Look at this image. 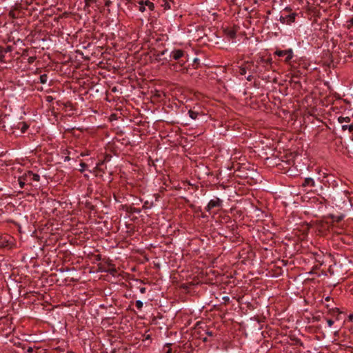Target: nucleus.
<instances>
[{
	"mask_svg": "<svg viewBox=\"0 0 353 353\" xmlns=\"http://www.w3.org/2000/svg\"><path fill=\"white\" fill-rule=\"evenodd\" d=\"M184 56L185 52L181 49H175L170 53V57L175 61H179Z\"/></svg>",
	"mask_w": 353,
	"mask_h": 353,
	"instance_id": "4",
	"label": "nucleus"
},
{
	"mask_svg": "<svg viewBox=\"0 0 353 353\" xmlns=\"http://www.w3.org/2000/svg\"><path fill=\"white\" fill-rule=\"evenodd\" d=\"M338 121L340 123H343V122H350V118L348 117H339L338 119Z\"/></svg>",
	"mask_w": 353,
	"mask_h": 353,
	"instance_id": "14",
	"label": "nucleus"
},
{
	"mask_svg": "<svg viewBox=\"0 0 353 353\" xmlns=\"http://www.w3.org/2000/svg\"><path fill=\"white\" fill-rule=\"evenodd\" d=\"M167 50H164L160 52H159L157 54V57H161V56H163L166 52H167Z\"/></svg>",
	"mask_w": 353,
	"mask_h": 353,
	"instance_id": "22",
	"label": "nucleus"
},
{
	"mask_svg": "<svg viewBox=\"0 0 353 353\" xmlns=\"http://www.w3.org/2000/svg\"><path fill=\"white\" fill-rule=\"evenodd\" d=\"M222 205V201L219 198H214L211 199L207 205L205 210L210 212L214 208H219Z\"/></svg>",
	"mask_w": 353,
	"mask_h": 353,
	"instance_id": "3",
	"label": "nucleus"
},
{
	"mask_svg": "<svg viewBox=\"0 0 353 353\" xmlns=\"http://www.w3.org/2000/svg\"><path fill=\"white\" fill-rule=\"evenodd\" d=\"M23 180L27 181V184L31 185L33 181H39L40 176L38 174L33 173L32 171H28L23 174Z\"/></svg>",
	"mask_w": 353,
	"mask_h": 353,
	"instance_id": "1",
	"label": "nucleus"
},
{
	"mask_svg": "<svg viewBox=\"0 0 353 353\" xmlns=\"http://www.w3.org/2000/svg\"><path fill=\"white\" fill-rule=\"evenodd\" d=\"M46 101L48 102H51L53 101V97L52 96H48L46 97Z\"/></svg>",
	"mask_w": 353,
	"mask_h": 353,
	"instance_id": "26",
	"label": "nucleus"
},
{
	"mask_svg": "<svg viewBox=\"0 0 353 353\" xmlns=\"http://www.w3.org/2000/svg\"><path fill=\"white\" fill-rule=\"evenodd\" d=\"M144 2V5L145 6H148V8L150 10H153L154 9V5L153 3H152L151 1L147 0V1H143Z\"/></svg>",
	"mask_w": 353,
	"mask_h": 353,
	"instance_id": "13",
	"label": "nucleus"
},
{
	"mask_svg": "<svg viewBox=\"0 0 353 353\" xmlns=\"http://www.w3.org/2000/svg\"><path fill=\"white\" fill-rule=\"evenodd\" d=\"M14 128L20 129L21 132L24 133L29 128V125L26 123L21 121L19 122Z\"/></svg>",
	"mask_w": 353,
	"mask_h": 353,
	"instance_id": "8",
	"label": "nucleus"
},
{
	"mask_svg": "<svg viewBox=\"0 0 353 353\" xmlns=\"http://www.w3.org/2000/svg\"><path fill=\"white\" fill-rule=\"evenodd\" d=\"M206 334L210 336H213V332L212 331H208L206 332Z\"/></svg>",
	"mask_w": 353,
	"mask_h": 353,
	"instance_id": "29",
	"label": "nucleus"
},
{
	"mask_svg": "<svg viewBox=\"0 0 353 353\" xmlns=\"http://www.w3.org/2000/svg\"><path fill=\"white\" fill-rule=\"evenodd\" d=\"M342 129L343 130H348L350 132H353V125H342Z\"/></svg>",
	"mask_w": 353,
	"mask_h": 353,
	"instance_id": "16",
	"label": "nucleus"
},
{
	"mask_svg": "<svg viewBox=\"0 0 353 353\" xmlns=\"http://www.w3.org/2000/svg\"><path fill=\"white\" fill-rule=\"evenodd\" d=\"M86 166H87V165H86L85 163L81 162V163H80L81 169H79V170H80L81 172H83V171H84V169H85V168Z\"/></svg>",
	"mask_w": 353,
	"mask_h": 353,
	"instance_id": "21",
	"label": "nucleus"
},
{
	"mask_svg": "<svg viewBox=\"0 0 353 353\" xmlns=\"http://www.w3.org/2000/svg\"><path fill=\"white\" fill-rule=\"evenodd\" d=\"M48 81V75L46 74H41L39 77V81L42 84H45Z\"/></svg>",
	"mask_w": 353,
	"mask_h": 353,
	"instance_id": "12",
	"label": "nucleus"
},
{
	"mask_svg": "<svg viewBox=\"0 0 353 353\" xmlns=\"http://www.w3.org/2000/svg\"><path fill=\"white\" fill-rule=\"evenodd\" d=\"M139 292L141 293V294H144L146 292V288H144V287H141L139 288Z\"/></svg>",
	"mask_w": 353,
	"mask_h": 353,
	"instance_id": "25",
	"label": "nucleus"
},
{
	"mask_svg": "<svg viewBox=\"0 0 353 353\" xmlns=\"http://www.w3.org/2000/svg\"><path fill=\"white\" fill-rule=\"evenodd\" d=\"M0 48L1 49V50L4 52V54H6V53L8 52H10L12 51V48L11 46H7L6 48H3V47H0Z\"/></svg>",
	"mask_w": 353,
	"mask_h": 353,
	"instance_id": "17",
	"label": "nucleus"
},
{
	"mask_svg": "<svg viewBox=\"0 0 353 353\" xmlns=\"http://www.w3.org/2000/svg\"><path fill=\"white\" fill-rule=\"evenodd\" d=\"M302 186L303 187H307V186L314 187L315 182L313 179H312L310 177H307L304 179V181L302 183Z\"/></svg>",
	"mask_w": 353,
	"mask_h": 353,
	"instance_id": "9",
	"label": "nucleus"
},
{
	"mask_svg": "<svg viewBox=\"0 0 353 353\" xmlns=\"http://www.w3.org/2000/svg\"><path fill=\"white\" fill-rule=\"evenodd\" d=\"M203 341H207V339L206 338H203Z\"/></svg>",
	"mask_w": 353,
	"mask_h": 353,
	"instance_id": "37",
	"label": "nucleus"
},
{
	"mask_svg": "<svg viewBox=\"0 0 353 353\" xmlns=\"http://www.w3.org/2000/svg\"><path fill=\"white\" fill-rule=\"evenodd\" d=\"M330 296H327V297L325 298V301H330Z\"/></svg>",
	"mask_w": 353,
	"mask_h": 353,
	"instance_id": "33",
	"label": "nucleus"
},
{
	"mask_svg": "<svg viewBox=\"0 0 353 353\" xmlns=\"http://www.w3.org/2000/svg\"><path fill=\"white\" fill-rule=\"evenodd\" d=\"M188 114L190 117L192 118V119H196L199 115V113L197 112L190 110L188 111Z\"/></svg>",
	"mask_w": 353,
	"mask_h": 353,
	"instance_id": "11",
	"label": "nucleus"
},
{
	"mask_svg": "<svg viewBox=\"0 0 353 353\" xmlns=\"http://www.w3.org/2000/svg\"><path fill=\"white\" fill-rule=\"evenodd\" d=\"M327 323L328 326L331 327L334 324V321L332 319H327Z\"/></svg>",
	"mask_w": 353,
	"mask_h": 353,
	"instance_id": "23",
	"label": "nucleus"
},
{
	"mask_svg": "<svg viewBox=\"0 0 353 353\" xmlns=\"http://www.w3.org/2000/svg\"><path fill=\"white\" fill-rule=\"evenodd\" d=\"M12 237L9 235H0V248H6L10 246Z\"/></svg>",
	"mask_w": 353,
	"mask_h": 353,
	"instance_id": "6",
	"label": "nucleus"
},
{
	"mask_svg": "<svg viewBox=\"0 0 353 353\" xmlns=\"http://www.w3.org/2000/svg\"><path fill=\"white\" fill-rule=\"evenodd\" d=\"M70 159V157H66L65 158V161H69Z\"/></svg>",
	"mask_w": 353,
	"mask_h": 353,
	"instance_id": "32",
	"label": "nucleus"
},
{
	"mask_svg": "<svg viewBox=\"0 0 353 353\" xmlns=\"http://www.w3.org/2000/svg\"><path fill=\"white\" fill-rule=\"evenodd\" d=\"M275 54L279 57H285V61L289 62L293 57V52L292 49L285 50H276Z\"/></svg>",
	"mask_w": 353,
	"mask_h": 353,
	"instance_id": "2",
	"label": "nucleus"
},
{
	"mask_svg": "<svg viewBox=\"0 0 353 353\" xmlns=\"http://www.w3.org/2000/svg\"><path fill=\"white\" fill-rule=\"evenodd\" d=\"M224 32H225V36L229 39H234L236 37V31L234 28H226L224 30Z\"/></svg>",
	"mask_w": 353,
	"mask_h": 353,
	"instance_id": "7",
	"label": "nucleus"
},
{
	"mask_svg": "<svg viewBox=\"0 0 353 353\" xmlns=\"http://www.w3.org/2000/svg\"><path fill=\"white\" fill-rule=\"evenodd\" d=\"M139 10L140 12H145V5H144V2H143V1H139Z\"/></svg>",
	"mask_w": 353,
	"mask_h": 353,
	"instance_id": "15",
	"label": "nucleus"
},
{
	"mask_svg": "<svg viewBox=\"0 0 353 353\" xmlns=\"http://www.w3.org/2000/svg\"><path fill=\"white\" fill-rule=\"evenodd\" d=\"M27 352L29 353H32L33 352V348L31 347H29L27 350Z\"/></svg>",
	"mask_w": 353,
	"mask_h": 353,
	"instance_id": "28",
	"label": "nucleus"
},
{
	"mask_svg": "<svg viewBox=\"0 0 353 353\" xmlns=\"http://www.w3.org/2000/svg\"><path fill=\"white\" fill-rule=\"evenodd\" d=\"M18 181H19V186L21 188H23L25 187L26 184H27V181L23 180V174L19 177Z\"/></svg>",
	"mask_w": 353,
	"mask_h": 353,
	"instance_id": "10",
	"label": "nucleus"
},
{
	"mask_svg": "<svg viewBox=\"0 0 353 353\" xmlns=\"http://www.w3.org/2000/svg\"><path fill=\"white\" fill-rule=\"evenodd\" d=\"M158 57H156V59H157V61L161 60V58H159V59H158Z\"/></svg>",
	"mask_w": 353,
	"mask_h": 353,
	"instance_id": "35",
	"label": "nucleus"
},
{
	"mask_svg": "<svg viewBox=\"0 0 353 353\" xmlns=\"http://www.w3.org/2000/svg\"><path fill=\"white\" fill-rule=\"evenodd\" d=\"M158 57H156V59H157V61L161 60V58H159V59H158Z\"/></svg>",
	"mask_w": 353,
	"mask_h": 353,
	"instance_id": "36",
	"label": "nucleus"
},
{
	"mask_svg": "<svg viewBox=\"0 0 353 353\" xmlns=\"http://www.w3.org/2000/svg\"><path fill=\"white\" fill-rule=\"evenodd\" d=\"M143 303L141 300H137L136 301V307H137V309L141 310V308L143 307Z\"/></svg>",
	"mask_w": 353,
	"mask_h": 353,
	"instance_id": "19",
	"label": "nucleus"
},
{
	"mask_svg": "<svg viewBox=\"0 0 353 353\" xmlns=\"http://www.w3.org/2000/svg\"><path fill=\"white\" fill-rule=\"evenodd\" d=\"M158 57H156V59H157V61L161 60V58H159V59H158Z\"/></svg>",
	"mask_w": 353,
	"mask_h": 353,
	"instance_id": "34",
	"label": "nucleus"
},
{
	"mask_svg": "<svg viewBox=\"0 0 353 353\" xmlns=\"http://www.w3.org/2000/svg\"><path fill=\"white\" fill-rule=\"evenodd\" d=\"M36 59V57H29L28 58V63L29 64H32Z\"/></svg>",
	"mask_w": 353,
	"mask_h": 353,
	"instance_id": "20",
	"label": "nucleus"
},
{
	"mask_svg": "<svg viewBox=\"0 0 353 353\" xmlns=\"http://www.w3.org/2000/svg\"><path fill=\"white\" fill-rule=\"evenodd\" d=\"M349 23H350L351 25H353V17L350 19Z\"/></svg>",
	"mask_w": 353,
	"mask_h": 353,
	"instance_id": "31",
	"label": "nucleus"
},
{
	"mask_svg": "<svg viewBox=\"0 0 353 353\" xmlns=\"http://www.w3.org/2000/svg\"><path fill=\"white\" fill-rule=\"evenodd\" d=\"M245 73H246L245 68H240V74H242V75H244V74H245Z\"/></svg>",
	"mask_w": 353,
	"mask_h": 353,
	"instance_id": "24",
	"label": "nucleus"
},
{
	"mask_svg": "<svg viewBox=\"0 0 353 353\" xmlns=\"http://www.w3.org/2000/svg\"><path fill=\"white\" fill-rule=\"evenodd\" d=\"M223 299L225 301H228L230 298L228 296H224L223 297Z\"/></svg>",
	"mask_w": 353,
	"mask_h": 353,
	"instance_id": "30",
	"label": "nucleus"
},
{
	"mask_svg": "<svg viewBox=\"0 0 353 353\" xmlns=\"http://www.w3.org/2000/svg\"><path fill=\"white\" fill-rule=\"evenodd\" d=\"M296 17V14L292 13L290 14L287 15L286 17H281L280 21L283 23L291 24L292 23L295 21V19Z\"/></svg>",
	"mask_w": 353,
	"mask_h": 353,
	"instance_id": "5",
	"label": "nucleus"
},
{
	"mask_svg": "<svg viewBox=\"0 0 353 353\" xmlns=\"http://www.w3.org/2000/svg\"><path fill=\"white\" fill-rule=\"evenodd\" d=\"M0 61L2 62V63H6V60H5V54L4 52L1 50V49L0 48Z\"/></svg>",
	"mask_w": 353,
	"mask_h": 353,
	"instance_id": "18",
	"label": "nucleus"
},
{
	"mask_svg": "<svg viewBox=\"0 0 353 353\" xmlns=\"http://www.w3.org/2000/svg\"><path fill=\"white\" fill-rule=\"evenodd\" d=\"M343 216H337L336 218V221L337 222H339L340 221H341L343 219Z\"/></svg>",
	"mask_w": 353,
	"mask_h": 353,
	"instance_id": "27",
	"label": "nucleus"
}]
</instances>
